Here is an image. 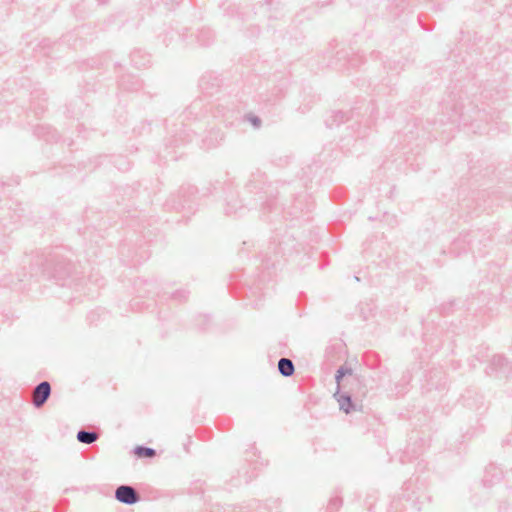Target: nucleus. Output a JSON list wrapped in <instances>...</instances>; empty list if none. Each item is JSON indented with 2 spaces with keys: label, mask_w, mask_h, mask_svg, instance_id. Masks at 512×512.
I'll list each match as a JSON object with an SVG mask.
<instances>
[{
  "label": "nucleus",
  "mask_w": 512,
  "mask_h": 512,
  "mask_svg": "<svg viewBox=\"0 0 512 512\" xmlns=\"http://www.w3.org/2000/svg\"><path fill=\"white\" fill-rule=\"evenodd\" d=\"M301 253L303 256L308 254L306 245L297 239L293 231L282 227L275 228L267 246L260 252L261 266L265 271L257 278L246 275L242 270L234 271L227 285L229 293L236 298H247L254 309L262 308L265 282L272 276L270 269H276Z\"/></svg>",
  "instance_id": "obj_1"
},
{
  "label": "nucleus",
  "mask_w": 512,
  "mask_h": 512,
  "mask_svg": "<svg viewBox=\"0 0 512 512\" xmlns=\"http://www.w3.org/2000/svg\"><path fill=\"white\" fill-rule=\"evenodd\" d=\"M244 190L251 195L250 207L259 208L264 213L278 211L280 198L293 192L289 182H271L266 173L260 170L251 173Z\"/></svg>",
  "instance_id": "obj_2"
},
{
  "label": "nucleus",
  "mask_w": 512,
  "mask_h": 512,
  "mask_svg": "<svg viewBox=\"0 0 512 512\" xmlns=\"http://www.w3.org/2000/svg\"><path fill=\"white\" fill-rule=\"evenodd\" d=\"M442 114L437 120L441 124L449 122L454 125L471 127L473 132L481 130L480 123L488 122V113L484 108H479L473 102L457 98L451 93L441 103Z\"/></svg>",
  "instance_id": "obj_3"
},
{
  "label": "nucleus",
  "mask_w": 512,
  "mask_h": 512,
  "mask_svg": "<svg viewBox=\"0 0 512 512\" xmlns=\"http://www.w3.org/2000/svg\"><path fill=\"white\" fill-rule=\"evenodd\" d=\"M403 500L417 512L426 509L432 501V495L428 491L427 477L413 475L405 481L401 493L392 498L386 512H403Z\"/></svg>",
  "instance_id": "obj_4"
},
{
  "label": "nucleus",
  "mask_w": 512,
  "mask_h": 512,
  "mask_svg": "<svg viewBox=\"0 0 512 512\" xmlns=\"http://www.w3.org/2000/svg\"><path fill=\"white\" fill-rule=\"evenodd\" d=\"M292 187V195L281 197L278 203V211L284 219L291 221L308 222L315 208L314 199L303 188L300 181L289 182Z\"/></svg>",
  "instance_id": "obj_5"
},
{
  "label": "nucleus",
  "mask_w": 512,
  "mask_h": 512,
  "mask_svg": "<svg viewBox=\"0 0 512 512\" xmlns=\"http://www.w3.org/2000/svg\"><path fill=\"white\" fill-rule=\"evenodd\" d=\"M42 275L62 287H71L76 279V265L64 252L63 247H56L41 262Z\"/></svg>",
  "instance_id": "obj_6"
},
{
  "label": "nucleus",
  "mask_w": 512,
  "mask_h": 512,
  "mask_svg": "<svg viewBox=\"0 0 512 512\" xmlns=\"http://www.w3.org/2000/svg\"><path fill=\"white\" fill-rule=\"evenodd\" d=\"M136 239L125 238L118 247L121 262L128 267H137L149 259L148 243L152 240L142 231Z\"/></svg>",
  "instance_id": "obj_7"
},
{
  "label": "nucleus",
  "mask_w": 512,
  "mask_h": 512,
  "mask_svg": "<svg viewBox=\"0 0 512 512\" xmlns=\"http://www.w3.org/2000/svg\"><path fill=\"white\" fill-rule=\"evenodd\" d=\"M199 190L192 184H183L179 189L171 193L163 203L166 211L184 212L192 215L198 208Z\"/></svg>",
  "instance_id": "obj_8"
},
{
  "label": "nucleus",
  "mask_w": 512,
  "mask_h": 512,
  "mask_svg": "<svg viewBox=\"0 0 512 512\" xmlns=\"http://www.w3.org/2000/svg\"><path fill=\"white\" fill-rule=\"evenodd\" d=\"M260 451L253 444L250 450L245 452V461L241 466L231 475L229 483L233 487H240L249 484L254 478L257 477V463L261 459Z\"/></svg>",
  "instance_id": "obj_9"
},
{
  "label": "nucleus",
  "mask_w": 512,
  "mask_h": 512,
  "mask_svg": "<svg viewBox=\"0 0 512 512\" xmlns=\"http://www.w3.org/2000/svg\"><path fill=\"white\" fill-rule=\"evenodd\" d=\"M291 85V79L288 75H281L275 79L273 85L265 91L259 93L258 102L262 108L271 110L279 106L286 98Z\"/></svg>",
  "instance_id": "obj_10"
},
{
  "label": "nucleus",
  "mask_w": 512,
  "mask_h": 512,
  "mask_svg": "<svg viewBox=\"0 0 512 512\" xmlns=\"http://www.w3.org/2000/svg\"><path fill=\"white\" fill-rule=\"evenodd\" d=\"M461 401L464 407L474 411L477 416V426L473 427L472 429H468L464 434V437L472 438L483 431V426L479 424L478 416L483 415L486 412L487 407L485 406L483 395L472 389L465 391V393L461 396Z\"/></svg>",
  "instance_id": "obj_11"
},
{
  "label": "nucleus",
  "mask_w": 512,
  "mask_h": 512,
  "mask_svg": "<svg viewBox=\"0 0 512 512\" xmlns=\"http://www.w3.org/2000/svg\"><path fill=\"white\" fill-rule=\"evenodd\" d=\"M224 193V212L227 216L242 217L250 208L248 204H243L239 198V193L232 183H225L223 186Z\"/></svg>",
  "instance_id": "obj_12"
},
{
  "label": "nucleus",
  "mask_w": 512,
  "mask_h": 512,
  "mask_svg": "<svg viewBox=\"0 0 512 512\" xmlns=\"http://www.w3.org/2000/svg\"><path fill=\"white\" fill-rule=\"evenodd\" d=\"M466 238L471 241V253L483 257L486 254V248L492 242L493 231L490 228H478L465 231Z\"/></svg>",
  "instance_id": "obj_13"
},
{
  "label": "nucleus",
  "mask_w": 512,
  "mask_h": 512,
  "mask_svg": "<svg viewBox=\"0 0 512 512\" xmlns=\"http://www.w3.org/2000/svg\"><path fill=\"white\" fill-rule=\"evenodd\" d=\"M201 91L208 96H214L221 91L224 85V78L214 71H206L198 82Z\"/></svg>",
  "instance_id": "obj_14"
},
{
  "label": "nucleus",
  "mask_w": 512,
  "mask_h": 512,
  "mask_svg": "<svg viewBox=\"0 0 512 512\" xmlns=\"http://www.w3.org/2000/svg\"><path fill=\"white\" fill-rule=\"evenodd\" d=\"M485 372L496 378H508L512 374V363L504 355H494Z\"/></svg>",
  "instance_id": "obj_15"
},
{
  "label": "nucleus",
  "mask_w": 512,
  "mask_h": 512,
  "mask_svg": "<svg viewBox=\"0 0 512 512\" xmlns=\"http://www.w3.org/2000/svg\"><path fill=\"white\" fill-rule=\"evenodd\" d=\"M114 498L119 503L133 506L142 500L137 489L130 484H121L114 490Z\"/></svg>",
  "instance_id": "obj_16"
},
{
  "label": "nucleus",
  "mask_w": 512,
  "mask_h": 512,
  "mask_svg": "<svg viewBox=\"0 0 512 512\" xmlns=\"http://www.w3.org/2000/svg\"><path fill=\"white\" fill-rule=\"evenodd\" d=\"M117 87L121 92L136 93L144 89L145 85L138 75L124 72L117 76Z\"/></svg>",
  "instance_id": "obj_17"
},
{
  "label": "nucleus",
  "mask_w": 512,
  "mask_h": 512,
  "mask_svg": "<svg viewBox=\"0 0 512 512\" xmlns=\"http://www.w3.org/2000/svg\"><path fill=\"white\" fill-rule=\"evenodd\" d=\"M473 239L466 238L465 231L459 233V235L450 243L447 249H443V254H448L451 258H459L463 255L471 253L470 244Z\"/></svg>",
  "instance_id": "obj_18"
},
{
  "label": "nucleus",
  "mask_w": 512,
  "mask_h": 512,
  "mask_svg": "<svg viewBox=\"0 0 512 512\" xmlns=\"http://www.w3.org/2000/svg\"><path fill=\"white\" fill-rule=\"evenodd\" d=\"M360 107H353L348 111L335 110L332 111L331 115L325 120V124L328 128L333 129L339 127L341 124L346 123L356 118V122L360 117Z\"/></svg>",
  "instance_id": "obj_19"
},
{
  "label": "nucleus",
  "mask_w": 512,
  "mask_h": 512,
  "mask_svg": "<svg viewBox=\"0 0 512 512\" xmlns=\"http://www.w3.org/2000/svg\"><path fill=\"white\" fill-rule=\"evenodd\" d=\"M133 290L139 298H154L159 294V284L155 279L139 277L133 281Z\"/></svg>",
  "instance_id": "obj_20"
},
{
  "label": "nucleus",
  "mask_w": 512,
  "mask_h": 512,
  "mask_svg": "<svg viewBox=\"0 0 512 512\" xmlns=\"http://www.w3.org/2000/svg\"><path fill=\"white\" fill-rule=\"evenodd\" d=\"M48 97L46 91L40 87H35L30 92L29 111L36 117L42 116L47 110Z\"/></svg>",
  "instance_id": "obj_21"
},
{
  "label": "nucleus",
  "mask_w": 512,
  "mask_h": 512,
  "mask_svg": "<svg viewBox=\"0 0 512 512\" xmlns=\"http://www.w3.org/2000/svg\"><path fill=\"white\" fill-rule=\"evenodd\" d=\"M32 134L46 143H58L61 139L59 132L50 124H38L32 127Z\"/></svg>",
  "instance_id": "obj_22"
},
{
  "label": "nucleus",
  "mask_w": 512,
  "mask_h": 512,
  "mask_svg": "<svg viewBox=\"0 0 512 512\" xmlns=\"http://www.w3.org/2000/svg\"><path fill=\"white\" fill-rule=\"evenodd\" d=\"M333 397L338 402L339 409L345 414H350L357 410L356 401L358 399H355L351 392H347L346 389L340 390V388H336Z\"/></svg>",
  "instance_id": "obj_23"
},
{
  "label": "nucleus",
  "mask_w": 512,
  "mask_h": 512,
  "mask_svg": "<svg viewBox=\"0 0 512 512\" xmlns=\"http://www.w3.org/2000/svg\"><path fill=\"white\" fill-rule=\"evenodd\" d=\"M348 387L346 388L347 392H351V395L355 397V399H361L366 397L368 393V384L367 379L361 374H355L352 378H348Z\"/></svg>",
  "instance_id": "obj_24"
},
{
  "label": "nucleus",
  "mask_w": 512,
  "mask_h": 512,
  "mask_svg": "<svg viewBox=\"0 0 512 512\" xmlns=\"http://www.w3.org/2000/svg\"><path fill=\"white\" fill-rule=\"evenodd\" d=\"M383 5L385 10L383 15L394 20L408 9L410 0H385Z\"/></svg>",
  "instance_id": "obj_25"
},
{
  "label": "nucleus",
  "mask_w": 512,
  "mask_h": 512,
  "mask_svg": "<svg viewBox=\"0 0 512 512\" xmlns=\"http://www.w3.org/2000/svg\"><path fill=\"white\" fill-rule=\"evenodd\" d=\"M51 393L52 387L48 381L44 380L39 382L34 388L33 406L37 409L43 407L49 400Z\"/></svg>",
  "instance_id": "obj_26"
},
{
  "label": "nucleus",
  "mask_w": 512,
  "mask_h": 512,
  "mask_svg": "<svg viewBox=\"0 0 512 512\" xmlns=\"http://www.w3.org/2000/svg\"><path fill=\"white\" fill-rule=\"evenodd\" d=\"M503 470L495 464H489L484 470L482 485L484 488H491L503 479Z\"/></svg>",
  "instance_id": "obj_27"
},
{
  "label": "nucleus",
  "mask_w": 512,
  "mask_h": 512,
  "mask_svg": "<svg viewBox=\"0 0 512 512\" xmlns=\"http://www.w3.org/2000/svg\"><path fill=\"white\" fill-rule=\"evenodd\" d=\"M424 451V441L422 438L417 437L414 443L409 442L402 456L400 462L405 464L417 459Z\"/></svg>",
  "instance_id": "obj_28"
},
{
  "label": "nucleus",
  "mask_w": 512,
  "mask_h": 512,
  "mask_svg": "<svg viewBox=\"0 0 512 512\" xmlns=\"http://www.w3.org/2000/svg\"><path fill=\"white\" fill-rule=\"evenodd\" d=\"M102 160L100 162L101 165H111L116 168L118 171L126 172L131 168V162L124 155H104L100 157Z\"/></svg>",
  "instance_id": "obj_29"
},
{
  "label": "nucleus",
  "mask_w": 512,
  "mask_h": 512,
  "mask_svg": "<svg viewBox=\"0 0 512 512\" xmlns=\"http://www.w3.org/2000/svg\"><path fill=\"white\" fill-rule=\"evenodd\" d=\"M370 57L375 60H381L382 66H383L384 70H386L387 73L399 74L404 69V62H402L401 60H391V59L383 60L382 54L379 51L373 50L370 53Z\"/></svg>",
  "instance_id": "obj_30"
},
{
  "label": "nucleus",
  "mask_w": 512,
  "mask_h": 512,
  "mask_svg": "<svg viewBox=\"0 0 512 512\" xmlns=\"http://www.w3.org/2000/svg\"><path fill=\"white\" fill-rule=\"evenodd\" d=\"M85 108L84 100L77 97L65 105L64 114L67 118L78 119L84 113Z\"/></svg>",
  "instance_id": "obj_31"
},
{
  "label": "nucleus",
  "mask_w": 512,
  "mask_h": 512,
  "mask_svg": "<svg viewBox=\"0 0 512 512\" xmlns=\"http://www.w3.org/2000/svg\"><path fill=\"white\" fill-rule=\"evenodd\" d=\"M422 325H423V334H422L423 342L426 345H430L431 350H439L442 347V341L439 339V334L442 331H439L438 328H435L436 332L430 333L429 328H428V323L426 324V323H424V321H422Z\"/></svg>",
  "instance_id": "obj_32"
},
{
  "label": "nucleus",
  "mask_w": 512,
  "mask_h": 512,
  "mask_svg": "<svg viewBox=\"0 0 512 512\" xmlns=\"http://www.w3.org/2000/svg\"><path fill=\"white\" fill-rule=\"evenodd\" d=\"M150 54L141 50V49H134L130 53V61L131 65L135 68H142L147 67L151 60H150Z\"/></svg>",
  "instance_id": "obj_33"
},
{
  "label": "nucleus",
  "mask_w": 512,
  "mask_h": 512,
  "mask_svg": "<svg viewBox=\"0 0 512 512\" xmlns=\"http://www.w3.org/2000/svg\"><path fill=\"white\" fill-rule=\"evenodd\" d=\"M362 362L369 369L379 370L380 373L383 372L381 358H380L379 354L374 351H366L362 355Z\"/></svg>",
  "instance_id": "obj_34"
},
{
  "label": "nucleus",
  "mask_w": 512,
  "mask_h": 512,
  "mask_svg": "<svg viewBox=\"0 0 512 512\" xmlns=\"http://www.w3.org/2000/svg\"><path fill=\"white\" fill-rule=\"evenodd\" d=\"M12 205V214H11V220L13 224L18 223L22 219H34V217H30V212L27 211L26 207L19 202H11Z\"/></svg>",
  "instance_id": "obj_35"
},
{
  "label": "nucleus",
  "mask_w": 512,
  "mask_h": 512,
  "mask_svg": "<svg viewBox=\"0 0 512 512\" xmlns=\"http://www.w3.org/2000/svg\"><path fill=\"white\" fill-rule=\"evenodd\" d=\"M70 11L77 20H85L90 15V10L83 0H77L76 2L72 3L70 6Z\"/></svg>",
  "instance_id": "obj_36"
},
{
  "label": "nucleus",
  "mask_w": 512,
  "mask_h": 512,
  "mask_svg": "<svg viewBox=\"0 0 512 512\" xmlns=\"http://www.w3.org/2000/svg\"><path fill=\"white\" fill-rule=\"evenodd\" d=\"M215 34L210 28H201L196 34V41L201 47H209L214 43Z\"/></svg>",
  "instance_id": "obj_37"
},
{
  "label": "nucleus",
  "mask_w": 512,
  "mask_h": 512,
  "mask_svg": "<svg viewBox=\"0 0 512 512\" xmlns=\"http://www.w3.org/2000/svg\"><path fill=\"white\" fill-rule=\"evenodd\" d=\"M132 453L137 459H152L157 455L156 449L144 444L135 446Z\"/></svg>",
  "instance_id": "obj_38"
},
{
  "label": "nucleus",
  "mask_w": 512,
  "mask_h": 512,
  "mask_svg": "<svg viewBox=\"0 0 512 512\" xmlns=\"http://www.w3.org/2000/svg\"><path fill=\"white\" fill-rule=\"evenodd\" d=\"M278 371L283 377H291L295 372V365L290 358L281 357L278 360Z\"/></svg>",
  "instance_id": "obj_39"
},
{
  "label": "nucleus",
  "mask_w": 512,
  "mask_h": 512,
  "mask_svg": "<svg viewBox=\"0 0 512 512\" xmlns=\"http://www.w3.org/2000/svg\"><path fill=\"white\" fill-rule=\"evenodd\" d=\"M108 317V312L103 308H97L88 312L86 320L90 326H97Z\"/></svg>",
  "instance_id": "obj_40"
},
{
  "label": "nucleus",
  "mask_w": 512,
  "mask_h": 512,
  "mask_svg": "<svg viewBox=\"0 0 512 512\" xmlns=\"http://www.w3.org/2000/svg\"><path fill=\"white\" fill-rule=\"evenodd\" d=\"M76 439L82 444H92L99 439V434L89 429H80L76 434Z\"/></svg>",
  "instance_id": "obj_41"
},
{
  "label": "nucleus",
  "mask_w": 512,
  "mask_h": 512,
  "mask_svg": "<svg viewBox=\"0 0 512 512\" xmlns=\"http://www.w3.org/2000/svg\"><path fill=\"white\" fill-rule=\"evenodd\" d=\"M342 490L340 488H336L334 490V494L330 497L326 512H338L339 509L343 505V498L341 496Z\"/></svg>",
  "instance_id": "obj_42"
},
{
  "label": "nucleus",
  "mask_w": 512,
  "mask_h": 512,
  "mask_svg": "<svg viewBox=\"0 0 512 512\" xmlns=\"http://www.w3.org/2000/svg\"><path fill=\"white\" fill-rule=\"evenodd\" d=\"M159 38H161L162 43L168 47L175 40L185 41V34L180 33L175 29H169L163 34L159 35Z\"/></svg>",
  "instance_id": "obj_43"
},
{
  "label": "nucleus",
  "mask_w": 512,
  "mask_h": 512,
  "mask_svg": "<svg viewBox=\"0 0 512 512\" xmlns=\"http://www.w3.org/2000/svg\"><path fill=\"white\" fill-rule=\"evenodd\" d=\"M337 55L347 58V68H357L363 64L365 60L364 55L360 53H352L351 55H348V53L341 51L338 52Z\"/></svg>",
  "instance_id": "obj_44"
},
{
  "label": "nucleus",
  "mask_w": 512,
  "mask_h": 512,
  "mask_svg": "<svg viewBox=\"0 0 512 512\" xmlns=\"http://www.w3.org/2000/svg\"><path fill=\"white\" fill-rule=\"evenodd\" d=\"M212 320L209 315L199 314L194 321V327L199 333H206L210 330Z\"/></svg>",
  "instance_id": "obj_45"
},
{
  "label": "nucleus",
  "mask_w": 512,
  "mask_h": 512,
  "mask_svg": "<svg viewBox=\"0 0 512 512\" xmlns=\"http://www.w3.org/2000/svg\"><path fill=\"white\" fill-rule=\"evenodd\" d=\"M421 368V363H414L411 368H408L405 372H403V375L397 385V387H401L399 391H402L404 386H407L411 382L413 373L421 370Z\"/></svg>",
  "instance_id": "obj_46"
},
{
  "label": "nucleus",
  "mask_w": 512,
  "mask_h": 512,
  "mask_svg": "<svg viewBox=\"0 0 512 512\" xmlns=\"http://www.w3.org/2000/svg\"><path fill=\"white\" fill-rule=\"evenodd\" d=\"M191 291L187 287L176 289L169 294V299L176 303H185L190 297Z\"/></svg>",
  "instance_id": "obj_47"
},
{
  "label": "nucleus",
  "mask_w": 512,
  "mask_h": 512,
  "mask_svg": "<svg viewBox=\"0 0 512 512\" xmlns=\"http://www.w3.org/2000/svg\"><path fill=\"white\" fill-rule=\"evenodd\" d=\"M185 116L186 118L190 119V118H193V119H198L200 118L203 113H202V103L200 100H196L194 102H192L185 110Z\"/></svg>",
  "instance_id": "obj_48"
},
{
  "label": "nucleus",
  "mask_w": 512,
  "mask_h": 512,
  "mask_svg": "<svg viewBox=\"0 0 512 512\" xmlns=\"http://www.w3.org/2000/svg\"><path fill=\"white\" fill-rule=\"evenodd\" d=\"M190 141H192V137L186 134L185 131H181L180 133H176L173 138L169 140V146L179 147Z\"/></svg>",
  "instance_id": "obj_49"
},
{
  "label": "nucleus",
  "mask_w": 512,
  "mask_h": 512,
  "mask_svg": "<svg viewBox=\"0 0 512 512\" xmlns=\"http://www.w3.org/2000/svg\"><path fill=\"white\" fill-rule=\"evenodd\" d=\"M234 114H239L237 110H235L234 106L232 108L225 107L223 104H218L216 106L215 116H222L227 121Z\"/></svg>",
  "instance_id": "obj_50"
},
{
  "label": "nucleus",
  "mask_w": 512,
  "mask_h": 512,
  "mask_svg": "<svg viewBox=\"0 0 512 512\" xmlns=\"http://www.w3.org/2000/svg\"><path fill=\"white\" fill-rule=\"evenodd\" d=\"M240 118L242 121L248 122L254 129H260L262 126V119L252 112L246 113L243 116H240Z\"/></svg>",
  "instance_id": "obj_51"
},
{
  "label": "nucleus",
  "mask_w": 512,
  "mask_h": 512,
  "mask_svg": "<svg viewBox=\"0 0 512 512\" xmlns=\"http://www.w3.org/2000/svg\"><path fill=\"white\" fill-rule=\"evenodd\" d=\"M223 140V135L220 130L212 129L209 131L208 136L205 139V142L208 143L209 147H215L219 141Z\"/></svg>",
  "instance_id": "obj_52"
},
{
  "label": "nucleus",
  "mask_w": 512,
  "mask_h": 512,
  "mask_svg": "<svg viewBox=\"0 0 512 512\" xmlns=\"http://www.w3.org/2000/svg\"><path fill=\"white\" fill-rule=\"evenodd\" d=\"M204 485L205 482L202 480H195L191 483L190 487L188 488V493L190 495L195 496H202L204 494Z\"/></svg>",
  "instance_id": "obj_53"
},
{
  "label": "nucleus",
  "mask_w": 512,
  "mask_h": 512,
  "mask_svg": "<svg viewBox=\"0 0 512 512\" xmlns=\"http://www.w3.org/2000/svg\"><path fill=\"white\" fill-rule=\"evenodd\" d=\"M233 424L232 418L228 416H220L215 420V425L219 430L227 431L230 430Z\"/></svg>",
  "instance_id": "obj_54"
},
{
  "label": "nucleus",
  "mask_w": 512,
  "mask_h": 512,
  "mask_svg": "<svg viewBox=\"0 0 512 512\" xmlns=\"http://www.w3.org/2000/svg\"><path fill=\"white\" fill-rule=\"evenodd\" d=\"M132 132L138 136L149 134L151 132V122L143 121L140 126H133Z\"/></svg>",
  "instance_id": "obj_55"
},
{
  "label": "nucleus",
  "mask_w": 512,
  "mask_h": 512,
  "mask_svg": "<svg viewBox=\"0 0 512 512\" xmlns=\"http://www.w3.org/2000/svg\"><path fill=\"white\" fill-rule=\"evenodd\" d=\"M455 307V300H449L448 302L442 303L437 311L440 315L446 316L453 312Z\"/></svg>",
  "instance_id": "obj_56"
},
{
  "label": "nucleus",
  "mask_w": 512,
  "mask_h": 512,
  "mask_svg": "<svg viewBox=\"0 0 512 512\" xmlns=\"http://www.w3.org/2000/svg\"><path fill=\"white\" fill-rule=\"evenodd\" d=\"M366 112L369 113V119L375 121L378 118V106L374 100H371L367 107Z\"/></svg>",
  "instance_id": "obj_57"
},
{
  "label": "nucleus",
  "mask_w": 512,
  "mask_h": 512,
  "mask_svg": "<svg viewBox=\"0 0 512 512\" xmlns=\"http://www.w3.org/2000/svg\"><path fill=\"white\" fill-rule=\"evenodd\" d=\"M334 379L337 385L336 388H340V390H345L349 385L348 378L343 377L337 370L335 372Z\"/></svg>",
  "instance_id": "obj_58"
},
{
  "label": "nucleus",
  "mask_w": 512,
  "mask_h": 512,
  "mask_svg": "<svg viewBox=\"0 0 512 512\" xmlns=\"http://www.w3.org/2000/svg\"><path fill=\"white\" fill-rule=\"evenodd\" d=\"M337 371L340 372V374L345 378H352L353 376H355L353 369L347 363L340 365L337 368Z\"/></svg>",
  "instance_id": "obj_59"
},
{
  "label": "nucleus",
  "mask_w": 512,
  "mask_h": 512,
  "mask_svg": "<svg viewBox=\"0 0 512 512\" xmlns=\"http://www.w3.org/2000/svg\"><path fill=\"white\" fill-rule=\"evenodd\" d=\"M418 23L421 26V28L425 31H432L434 26L433 25H426V20H430L429 17L426 14H419L417 17Z\"/></svg>",
  "instance_id": "obj_60"
},
{
  "label": "nucleus",
  "mask_w": 512,
  "mask_h": 512,
  "mask_svg": "<svg viewBox=\"0 0 512 512\" xmlns=\"http://www.w3.org/2000/svg\"><path fill=\"white\" fill-rule=\"evenodd\" d=\"M261 29L258 25H250L246 28L245 34L248 38L258 37L260 35Z\"/></svg>",
  "instance_id": "obj_61"
},
{
  "label": "nucleus",
  "mask_w": 512,
  "mask_h": 512,
  "mask_svg": "<svg viewBox=\"0 0 512 512\" xmlns=\"http://www.w3.org/2000/svg\"><path fill=\"white\" fill-rule=\"evenodd\" d=\"M69 500L67 498L61 499L54 507L53 512H66L69 506Z\"/></svg>",
  "instance_id": "obj_62"
},
{
  "label": "nucleus",
  "mask_w": 512,
  "mask_h": 512,
  "mask_svg": "<svg viewBox=\"0 0 512 512\" xmlns=\"http://www.w3.org/2000/svg\"><path fill=\"white\" fill-rule=\"evenodd\" d=\"M181 2L182 0H164V5L167 10L173 11Z\"/></svg>",
  "instance_id": "obj_63"
},
{
  "label": "nucleus",
  "mask_w": 512,
  "mask_h": 512,
  "mask_svg": "<svg viewBox=\"0 0 512 512\" xmlns=\"http://www.w3.org/2000/svg\"><path fill=\"white\" fill-rule=\"evenodd\" d=\"M120 18H123V13H117V14H113L111 16H109L106 21H105V25L106 26H109L110 24L112 23H115L116 21H118V19Z\"/></svg>",
  "instance_id": "obj_64"
}]
</instances>
